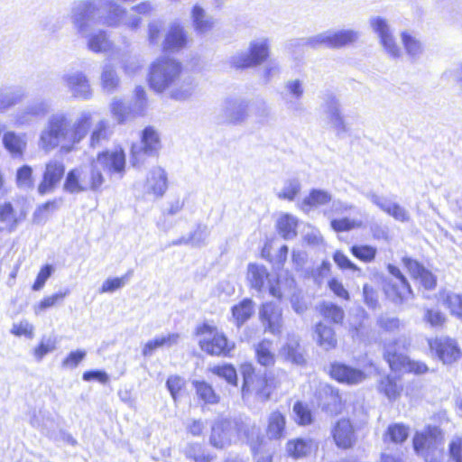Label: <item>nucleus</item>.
Listing matches in <instances>:
<instances>
[{"label":"nucleus","instance_id":"1","mask_svg":"<svg viewBox=\"0 0 462 462\" xmlns=\"http://www.w3.org/2000/svg\"><path fill=\"white\" fill-rule=\"evenodd\" d=\"M93 113L82 111L73 125L64 113L51 115L39 136L38 146L46 153L60 148L61 153L72 152L88 134L92 124Z\"/></svg>","mask_w":462,"mask_h":462},{"label":"nucleus","instance_id":"2","mask_svg":"<svg viewBox=\"0 0 462 462\" xmlns=\"http://www.w3.org/2000/svg\"><path fill=\"white\" fill-rule=\"evenodd\" d=\"M181 72L182 66L178 60L166 57L158 58L150 65L149 86L153 91L162 93L177 82Z\"/></svg>","mask_w":462,"mask_h":462},{"label":"nucleus","instance_id":"3","mask_svg":"<svg viewBox=\"0 0 462 462\" xmlns=\"http://www.w3.org/2000/svg\"><path fill=\"white\" fill-rule=\"evenodd\" d=\"M199 337V346L202 351L215 356H230L235 349V343L217 326L204 322L197 326L195 330Z\"/></svg>","mask_w":462,"mask_h":462},{"label":"nucleus","instance_id":"4","mask_svg":"<svg viewBox=\"0 0 462 462\" xmlns=\"http://www.w3.org/2000/svg\"><path fill=\"white\" fill-rule=\"evenodd\" d=\"M105 182L100 171L91 162L89 166H81L69 171L66 176L63 189L69 193H80L87 190L97 191Z\"/></svg>","mask_w":462,"mask_h":462},{"label":"nucleus","instance_id":"5","mask_svg":"<svg viewBox=\"0 0 462 462\" xmlns=\"http://www.w3.org/2000/svg\"><path fill=\"white\" fill-rule=\"evenodd\" d=\"M414 450L425 462H443V435L437 427H428L413 438Z\"/></svg>","mask_w":462,"mask_h":462},{"label":"nucleus","instance_id":"6","mask_svg":"<svg viewBox=\"0 0 462 462\" xmlns=\"http://www.w3.org/2000/svg\"><path fill=\"white\" fill-rule=\"evenodd\" d=\"M271 42L266 37L250 42L247 51H239L230 59V64L236 69L253 68L262 64L269 56Z\"/></svg>","mask_w":462,"mask_h":462},{"label":"nucleus","instance_id":"7","mask_svg":"<svg viewBox=\"0 0 462 462\" xmlns=\"http://www.w3.org/2000/svg\"><path fill=\"white\" fill-rule=\"evenodd\" d=\"M99 6V0H78L71 5L69 19L80 36H87L90 31V23Z\"/></svg>","mask_w":462,"mask_h":462},{"label":"nucleus","instance_id":"8","mask_svg":"<svg viewBox=\"0 0 462 462\" xmlns=\"http://www.w3.org/2000/svg\"><path fill=\"white\" fill-rule=\"evenodd\" d=\"M92 163L98 171L106 172L110 180H121L125 173V155L122 149L99 152Z\"/></svg>","mask_w":462,"mask_h":462},{"label":"nucleus","instance_id":"9","mask_svg":"<svg viewBox=\"0 0 462 462\" xmlns=\"http://www.w3.org/2000/svg\"><path fill=\"white\" fill-rule=\"evenodd\" d=\"M161 149V139L158 132L152 126L143 129L140 144H133L131 162L134 166H139L145 161L147 155H153Z\"/></svg>","mask_w":462,"mask_h":462},{"label":"nucleus","instance_id":"10","mask_svg":"<svg viewBox=\"0 0 462 462\" xmlns=\"http://www.w3.org/2000/svg\"><path fill=\"white\" fill-rule=\"evenodd\" d=\"M238 435L236 422L227 419H217L211 427L209 443L217 448L231 445Z\"/></svg>","mask_w":462,"mask_h":462},{"label":"nucleus","instance_id":"11","mask_svg":"<svg viewBox=\"0 0 462 462\" xmlns=\"http://www.w3.org/2000/svg\"><path fill=\"white\" fill-rule=\"evenodd\" d=\"M370 26L380 39V43L384 51L393 58L401 56V48L395 42L388 21L381 16H374L369 20Z\"/></svg>","mask_w":462,"mask_h":462},{"label":"nucleus","instance_id":"12","mask_svg":"<svg viewBox=\"0 0 462 462\" xmlns=\"http://www.w3.org/2000/svg\"><path fill=\"white\" fill-rule=\"evenodd\" d=\"M50 110L51 103L49 100L44 98L35 99L14 115V125L16 127L27 126L35 118L45 116Z\"/></svg>","mask_w":462,"mask_h":462},{"label":"nucleus","instance_id":"13","mask_svg":"<svg viewBox=\"0 0 462 462\" xmlns=\"http://www.w3.org/2000/svg\"><path fill=\"white\" fill-rule=\"evenodd\" d=\"M384 357L393 371L412 372L420 374L428 370L424 363L410 360L402 353L396 352L392 346H386Z\"/></svg>","mask_w":462,"mask_h":462},{"label":"nucleus","instance_id":"14","mask_svg":"<svg viewBox=\"0 0 462 462\" xmlns=\"http://www.w3.org/2000/svg\"><path fill=\"white\" fill-rule=\"evenodd\" d=\"M259 319L264 328L273 335H280L282 330V310L279 305L266 302L259 310Z\"/></svg>","mask_w":462,"mask_h":462},{"label":"nucleus","instance_id":"15","mask_svg":"<svg viewBox=\"0 0 462 462\" xmlns=\"http://www.w3.org/2000/svg\"><path fill=\"white\" fill-rule=\"evenodd\" d=\"M389 273L395 277L396 281L388 284L385 293L395 303H402L411 296V289L402 275L400 269L393 264H388Z\"/></svg>","mask_w":462,"mask_h":462},{"label":"nucleus","instance_id":"16","mask_svg":"<svg viewBox=\"0 0 462 462\" xmlns=\"http://www.w3.org/2000/svg\"><path fill=\"white\" fill-rule=\"evenodd\" d=\"M304 94L303 82L299 79H289L284 83L282 93L286 108L294 115L300 114L303 106L300 102Z\"/></svg>","mask_w":462,"mask_h":462},{"label":"nucleus","instance_id":"17","mask_svg":"<svg viewBox=\"0 0 462 462\" xmlns=\"http://www.w3.org/2000/svg\"><path fill=\"white\" fill-rule=\"evenodd\" d=\"M365 197L371 201V203H373L385 214L393 217L396 221L403 223L410 220L409 212L397 202H394L388 198L378 195L373 191L367 192Z\"/></svg>","mask_w":462,"mask_h":462},{"label":"nucleus","instance_id":"18","mask_svg":"<svg viewBox=\"0 0 462 462\" xmlns=\"http://www.w3.org/2000/svg\"><path fill=\"white\" fill-rule=\"evenodd\" d=\"M365 197L371 201V203H373L385 214L393 217L396 221L403 223L410 220L409 212L397 202H394L388 198L378 195L373 191L367 192Z\"/></svg>","mask_w":462,"mask_h":462},{"label":"nucleus","instance_id":"19","mask_svg":"<svg viewBox=\"0 0 462 462\" xmlns=\"http://www.w3.org/2000/svg\"><path fill=\"white\" fill-rule=\"evenodd\" d=\"M65 172V166L61 160L51 159L45 165L42 182L38 187L40 194L51 192L59 184Z\"/></svg>","mask_w":462,"mask_h":462},{"label":"nucleus","instance_id":"20","mask_svg":"<svg viewBox=\"0 0 462 462\" xmlns=\"http://www.w3.org/2000/svg\"><path fill=\"white\" fill-rule=\"evenodd\" d=\"M323 110L327 120L337 134L347 131L344 116L341 112V104L337 97L328 95L325 97Z\"/></svg>","mask_w":462,"mask_h":462},{"label":"nucleus","instance_id":"21","mask_svg":"<svg viewBox=\"0 0 462 462\" xmlns=\"http://www.w3.org/2000/svg\"><path fill=\"white\" fill-rule=\"evenodd\" d=\"M430 347L435 351L444 364H451L461 356V350L455 340L449 337H439L429 342Z\"/></svg>","mask_w":462,"mask_h":462},{"label":"nucleus","instance_id":"22","mask_svg":"<svg viewBox=\"0 0 462 462\" xmlns=\"http://www.w3.org/2000/svg\"><path fill=\"white\" fill-rule=\"evenodd\" d=\"M62 82L71 92L72 96L84 100L92 96L90 85L87 77L81 72H71L62 77Z\"/></svg>","mask_w":462,"mask_h":462},{"label":"nucleus","instance_id":"23","mask_svg":"<svg viewBox=\"0 0 462 462\" xmlns=\"http://www.w3.org/2000/svg\"><path fill=\"white\" fill-rule=\"evenodd\" d=\"M188 42L189 38L184 28L180 24L174 23L170 24L162 46L165 51L177 52L186 48Z\"/></svg>","mask_w":462,"mask_h":462},{"label":"nucleus","instance_id":"24","mask_svg":"<svg viewBox=\"0 0 462 462\" xmlns=\"http://www.w3.org/2000/svg\"><path fill=\"white\" fill-rule=\"evenodd\" d=\"M331 434L336 445L340 448H349L356 440L354 427L347 419L338 420L332 427Z\"/></svg>","mask_w":462,"mask_h":462},{"label":"nucleus","instance_id":"25","mask_svg":"<svg viewBox=\"0 0 462 462\" xmlns=\"http://www.w3.org/2000/svg\"><path fill=\"white\" fill-rule=\"evenodd\" d=\"M168 189L167 173L161 167L152 168L147 176L144 191L148 195L159 199L164 195Z\"/></svg>","mask_w":462,"mask_h":462},{"label":"nucleus","instance_id":"26","mask_svg":"<svg viewBox=\"0 0 462 462\" xmlns=\"http://www.w3.org/2000/svg\"><path fill=\"white\" fill-rule=\"evenodd\" d=\"M319 401L321 408L331 414H337L341 411L342 400L338 390L328 384L320 386Z\"/></svg>","mask_w":462,"mask_h":462},{"label":"nucleus","instance_id":"27","mask_svg":"<svg viewBox=\"0 0 462 462\" xmlns=\"http://www.w3.org/2000/svg\"><path fill=\"white\" fill-rule=\"evenodd\" d=\"M330 374L337 381L347 384H356L365 379V374L361 370L340 363L331 365Z\"/></svg>","mask_w":462,"mask_h":462},{"label":"nucleus","instance_id":"28","mask_svg":"<svg viewBox=\"0 0 462 462\" xmlns=\"http://www.w3.org/2000/svg\"><path fill=\"white\" fill-rule=\"evenodd\" d=\"M99 8L106 10L104 24L111 27H118L124 23L127 16V11L113 0H99Z\"/></svg>","mask_w":462,"mask_h":462},{"label":"nucleus","instance_id":"29","mask_svg":"<svg viewBox=\"0 0 462 462\" xmlns=\"http://www.w3.org/2000/svg\"><path fill=\"white\" fill-rule=\"evenodd\" d=\"M3 145L13 158H22L27 147L25 134L7 131L2 138Z\"/></svg>","mask_w":462,"mask_h":462},{"label":"nucleus","instance_id":"30","mask_svg":"<svg viewBox=\"0 0 462 462\" xmlns=\"http://www.w3.org/2000/svg\"><path fill=\"white\" fill-rule=\"evenodd\" d=\"M26 96V89L21 86H12L1 88L0 113H5L13 106L22 103Z\"/></svg>","mask_w":462,"mask_h":462},{"label":"nucleus","instance_id":"31","mask_svg":"<svg viewBox=\"0 0 462 462\" xmlns=\"http://www.w3.org/2000/svg\"><path fill=\"white\" fill-rule=\"evenodd\" d=\"M402 261L411 275L418 280L425 289L431 290L436 286L435 276L417 261L411 258H403Z\"/></svg>","mask_w":462,"mask_h":462},{"label":"nucleus","instance_id":"32","mask_svg":"<svg viewBox=\"0 0 462 462\" xmlns=\"http://www.w3.org/2000/svg\"><path fill=\"white\" fill-rule=\"evenodd\" d=\"M197 84L193 78L187 76L182 77L171 86L169 88L170 97L177 101H185L189 99L196 89Z\"/></svg>","mask_w":462,"mask_h":462},{"label":"nucleus","instance_id":"33","mask_svg":"<svg viewBox=\"0 0 462 462\" xmlns=\"http://www.w3.org/2000/svg\"><path fill=\"white\" fill-rule=\"evenodd\" d=\"M286 427L285 416L279 411L271 412L267 419L266 436L271 440H280L284 438Z\"/></svg>","mask_w":462,"mask_h":462},{"label":"nucleus","instance_id":"34","mask_svg":"<svg viewBox=\"0 0 462 462\" xmlns=\"http://www.w3.org/2000/svg\"><path fill=\"white\" fill-rule=\"evenodd\" d=\"M279 356L296 365H302L305 361L300 350L298 337L291 336L287 338L286 343L281 347Z\"/></svg>","mask_w":462,"mask_h":462},{"label":"nucleus","instance_id":"35","mask_svg":"<svg viewBox=\"0 0 462 462\" xmlns=\"http://www.w3.org/2000/svg\"><path fill=\"white\" fill-rule=\"evenodd\" d=\"M88 38V48L89 51L96 53H107L112 51L114 49L113 42L108 39V36L105 31H98L94 33H87Z\"/></svg>","mask_w":462,"mask_h":462},{"label":"nucleus","instance_id":"36","mask_svg":"<svg viewBox=\"0 0 462 462\" xmlns=\"http://www.w3.org/2000/svg\"><path fill=\"white\" fill-rule=\"evenodd\" d=\"M401 40L406 54L411 60H419L424 51V46L417 35L409 31H403L401 33Z\"/></svg>","mask_w":462,"mask_h":462},{"label":"nucleus","instance_id":"37","mask_svg":"<svg viewBox=\"0 0 462 462\" xmlns=\"http://www.w3.org/2000/svg\"><path fill=\"white\" fill-rule=\"evenodd\" d=\"M225 116L228 122L238 124L245 121L248 116V104L244 100H230L226 102Z\"/></svg>","mask_w":462,"mask_h":462},{"label":"nucleus","instance_id":"38","mask_svg":"<svg viewBox=\"0 0 462 462\" xmlns=\"http://www.w3.org/2000/svg\"><path fill=\"white\" fill-rule=\"evenodd\" d=\"M314 448L316 445L310 439H291L286 444V451L293 458L307 457Z\"/></svg>","mask_w":462,"mask_h":462},{"label":"nucleus","instance_id":"39","mask_svg":"<svg viewBox=\"0 0 462 462\" xmlns=\"http://www.w3.org/2000/svg\"><path fill=\"white\" fill-rule=\"evenodd\" d=\"M332 201V195L325 189H313L301 202V209L308 212L312 208L321 207Z\"/></svg>","mask_w":462,"mask_h":462},{"label":"nucleus","instance_id":"40","mask_svg":"<svg viewBox=\"0 0 462 462\" xmlns=\"http://www.w3.org/2000/svg\"><path fill=\"white\" fill-rule=\"evenodd\" d=\"M329 48L339 49L356 42L359 38V32L353 29L329 31Z\"/></svg>","mask_w":462,"mask_h":462},{"label":"nucleus","instance_id":"41","mask_svg":"<svg viewBox=\"0 0 462 462\" xmlns=\"http://www.w3.org/2000/svg\"><path fill=\"white\" fill-rule=\"evenodd\" d=\"M26 213L23 210L17 212L11 203L0 205V223L10 231L14 230L17 224L25 218Z\"/></svg>","mask_w":462,"mask_h":462},{"label":"nucleus","instance_id":"42","mask_svg":"<svg viewBox=\"0 0 462 462\" xmlns=\"http://www.w3.org/2000/svg\"><path fill=\"white\" fill-rule=\"evenodd\" d=\"M247 279L252 288L261 291L265 282L269 281V273L263 265L250 263L247 268Z\"/></svg>","mask_w":462,"mask_h":462},{"label":"nucleus","instance_id":"43","mask_svg":"<svg viewBox=\"0 0 462 462\" xmlns=\"http://www.w3.org/2000/svg\"><path fill=\"white\" fill-rule=\"evenodd\" d=\"M191 17L194 28L199 33L209 32L215 25L214 18L207 14L205 10L199 5L193 7Z\"/></svg>","mask_w":462,"mask_h":462},{"label":"nucleus","instance_id":"44","mask_svg":"<svg viewBox=\"0 0 462 462\" xmlns=\"http://www.w3.org/2000/svg\"><path fill=\"white\" fill-rule=\"evenodd\" d=\"M297 218L288 213L282 214L277 220L279 234L287 240L293 239L297 236Z\"/></svg>","mask_w":462,"mask_h":462},{"label":"nucleus","instance_id":"45","mask_svg":"<svg viewBox=\"0 0 462 462\" xmlns=\"http://www.w3.org/2000/svg\"><path fill=\"white\" fill-rule=\"evenodd\" d=\"M257 362L263 366H272L275 363L273 341L263 339L255 346Z\"/></svg>","mask_w":462,"mask_h":462},{"label":"nucleus","instance_id":"46","mask_svg":"<svg viewBox=\"0 0 462 462\" xmlns=\"http://www.w3.org/2000/svg\"><path fill=\"white\" fill-rule=\"evenodd\" d=\"M315 333L318 344L325 350H330L336 347L337 338L334 330L323 323L316 326Z\"/></svg>","mask_w":462,"mask_h":462},{"label":"nucleus","instance_id":"47","mask_svg":"<svg viewBox=\"0 0 462 462\" xmlns=\"http://www.w3.org/2000/svg\"><path fill=\"white\" fill-rule=\"evenodd\" d=\"M254 313V302L250 299H245L232 308V315L237 327L245 323Z\"/></svg>","mask_w":462,"mask_h":462},{"label":"nucleus","instance_id":"48","mask_svg":"<svg viewBox=\"0 0 462 462\" xmlns=\"http://www.w3.org/2000/svg\"><path fill=\"white\" fill-rule=\"evenodd\" d=\"M100 79L103 89L108 93L115 91L120 82L116 69L110 64L103 66Z\"/></svg>","mask_w":462,"mask_h":462},{"label":"nucleus","instance_id":"49","mask_svg":"<svg viewBox=\"0 0 462 462\" xmlns=\"http://www.w3.org/2000/svg\"><path fill=\"white\" fill-rule=\"evenodd\" d=\"M69 294V291L67 289L63 291H60L52 295L44 297L40 302L33 306L34 314L37 316L41 315L47 309L60 304Z\"/></svg>","mask_w":462,"mask_h":462},{"label":"nucleus","instance_id":"50","mask_svg":"<svg viewBox=\"0 0 462 462\" xmlns=\"http://www.w3.org/2000/svg\"><path fill=\"white\" fill-rule=\"evenodd\" d=\"M193 384L196 388V393L199 399L204 402L209 404H215L218 402V396L216 394L212 386L206 382L195 381Z\"/></svg>","mask_w":462,"mask_h":462},{"label":"nucleus","instance_id":"51","mask_svg":"<svg viewBox=\"0 0 462 462\" xmlns=\"http://www.w3.org/2000/svg\"><path fill=\"white\" fill-rule=\"evenodd\" d=\"M330 226L336 232H346L363 227L364 222L357 218L342 217L332 219Z\"/></svg>","mask_w":462,"mask_h":462},{"label":"nucleus","instance_id":"52","mask_svg":"<svg viewBox=\"0 0 462 462\" xmlns=\"http://www.w3.org/2000/svg\"><path fill=\"white\" fill-rule=\"evenodd\" d=\"M57 348V339L55 337H43L37 347L33 350L35 359L40 362L49 353Z\"/></svg>","mask_w":462,"mask_h":462},{"label":"nucleus","instance_id":"53","mask_svg":"<svg viewBox=\"0 0 462 462\" xmlns=\"http://www.w3.org/2000/svg\"><path fill=\"white\" fill-rule=\"evenodd\" d=\"M111 111L115 119L119 123H123L135 117V116L133 115L132 106L125 105L119 100L115 99L112 102Z\"/></svg>","mask_w":462,"mask_h":462},{"label":"nucleus","instance_id":"54","mask_svg":"<svg viewBox=\"0 0 462 462\" xmlns=\"http://www.w3.org/2000/svg\"><path fill=\"white\" fill-rule=\"evenodd\" d=\"M209 371L220 378H224L228 383L237 385V374L235 367L231 365H214L209 367Z\"/></svg>","mask_w":462,"mask_h":462},{"label":"nucleus","instance_id":"55","mask_svg":"<svg viewBox=\"0 0 462 462\" xmlns=\"http://www.w3.org/2000/svg\"><path fill=\"white\" fill-rule=\"evenodd\" d=\"M30 423L36 429H40L42 431H48L50 429L53 428L54 420L46 411H39L32 414Z\"/></svg>","mask_w":462,"mask_h":462},{"label":"nucleus","instance_id":"56","mask_svg":"<svg viewBox=\"0 0 462 462\" xmlns=\"http://www.w3.org/2000/svg\"><path fill=\"white\" fill-rule=\"evenodd\" d=\"M254 393L256 398L261 402H265L270 398L271 389L266 379L259 376L255 379L254 383L251 386V391L247 395Z\"/></svg>","mask_w":462,"mask_h":462},{"label":"nucleus","instance_id":"57","mask_svg":"<svg viewBox=\"0 0 462 462\" xmlns=\"http://www.w3.org/2000/svg\"><path fill=\"white\" fill-rule=\"evenodd\" d=\"M109 136L108 123L106 120H100L95 126L91 136L90 145L92 147L98 146L102 141H105Z\"/></svg>","mask_w":462,"mask_h":462},{"label":"nucleus","instance_id":"58","mask_svg":"<svg viewBox=\"0 0 462 462\" xmlns=\"http://www.w3.org/2000/svg\"><path fill=\"white\" fill-rule=\"evenodd\" d=\"M241 373L244 379V383L242 387V394L243 397H246L247 393L251 391V386L254 383L258 375L254 374V368L251 364H244L241 365Z\"/></svg>","mask_w":462,"mask_h":462},{"label":"nucleus","instance_id":"59","mask_svg":"<svg viewBox=\"0 0 462 462\" xmlns=\"http://www.w3.org/2000/svg\"><path fill=\"white\" fill-rule=\"evenodd\" d=\"M300 189L301 185L300 180L297 179H291L284 183L282 190L278 193V197L280 199L291 201L300 193Z\"/></svg>","mask_w":462,"mask_h":462},{"label":"nucleus","instance_id":"60","mask_svg":"<svg viewBox=\"0 0 462 462\" xmlns=\"http://www.w3.org/2000/svg\"><path fill=\"white\" fill-rule=\"evenodd\" d=\"M320 313L328 319H331L335 323H340L344 319V310L330 302H324L320 306Z\"/></svg>","mask_w":462,"mask_h":462},{"label":"nucleus","instance_id":"61","mask_svg":"<svg viewBox=\"0 0 462 462\" xmlns=\"http://www.w3.org/2000/svg\"><path fill=\"white\" fill-rule=\"evenodd\" d=\"M16 183L17 186L23 189H29L32 188V169L30 166L24 165L17 170Z\"/></svg>","mask_w":462,"mask_h":462},{"label":"nucleus","instance_id":"62","mask_svg":"<svg viewBox=\"0 0 462 462\" xmlns=\"http://www.w3.org/2000/svg\"><path fill=\"white\" fill-rule=\"evenodd\" d=\"M444 305L449 309L452 315L462 320V295L448 293L444 299Z\"/></svg>","mask_w":462,"mask_h":462},{"label":"nucleus","instance_id":"63","mask_svg":"<svg viewBox=\"0 0 462 462\" xmlns=\"http://www.w3.org/2000/svg\"><path fill=\"white\" fill-rule=\"evenodd\" d=\"M185 456L194 462H211L213 457L205 454L200 444H190L185 448Z\"/></svg>","mask_w":462,"mask_h":462},{"label":"nucleus","instance_id":"64","mask_svg":"<svg viewBox=\"0 0 462 462\" xmlns=\"http://www.w3.org/2000/svg\"><path fill=\"white\" fill-rule=\"evenodd\" d=\"M330 207L324 211L326 216L343 215L355 210L356 207L354 204L343 201L341 199H332Z\"/></svg>","mask_w":462,"mask_h":462}]
</instances>
